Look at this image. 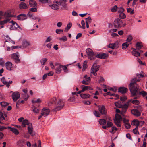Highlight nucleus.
<instances>
[{"instance_id":"1","label":"nucleus","mask_w":147,"mask_h":147,"mask_svg":"<svg viewBox=\"0 0 147 147\" xmlns=\"http://www.w3.org/2000/svg\"><path fill=\"white\" fill-rule=\"evenodd\" d=\"M55 105V107L52 111L53 112H56L62 109L64 106L65 102L63 100L60 99H56L54 97L51 99L48 103L49 106H51V105Z\"/></svg>"},{"instance_id":"2","label":"nucleus","mask_w":147,"mask_h":147,"mask_svg":"<svg viewBox=\"0 0 147 147\" xmlns=\"http://www.w3.org/2000/svg\"><path fill=\"white\" fill-rule=\"evenodd\" d=\"M86 52L88 56L89 59L91 60H93L96 57L104 59L107 58L108 56L107 54L102 53L97 54H95L92 49L90 48L86 49Z\"/></svg>"},{"instance_id":"3","label":"nucleus","mask_w":147,"mask_h":147,"mask_svg":"<svg viewBox=\"0 0 147 147\" xmlns=\"http://www.w3.org/2000/svg\"><path fill=\"white\" fill-rule=\"evenodd\" d=\"M66 0H58L57 1H54L52 5H50V7L52 9L54 10H57L58 9L59 7V5L62 6L63 9L67 10L68 7L66 3Z\"/></svg>"},{"instance_id":"4","label":"nucleus","mask_w":147,"mask_h":147,"mask_svg":"<svg viewBox=\"0 0 147 147\" xmlns=\"http://www.w3.org/2000/svg\"><path fill=\"white\" fill-rule=\"evenodd\" d=\"M140 80V79H137L136 78H134L131 79V82L129 85V88L130 92L132 91V90H134L139 88L138 87L139 86L136 84V82L139 81Z\"/></svg>"},{"instance_id":"5","label":"nucleus","mask_w":147,"mask_h":147,"mask_svg":"<svg viewBox=\"0 0 147 147\" xmlns=\"http://www.w3.org/2000/svg\"><path fill=\"white\" fill-rule=\"evenodd\" d=\"M132 95L133 96H138L139 97L140 95H142L144 97L147 95V92L144 91L140 92L139 88L135 90H132L131 92Z\"/></svg>"},{"instance_id":"6","label":"nucleus","mask_w":147,"mask_h":147,"mask_svg":"<svg viewBox=\"0 0 147 147\" xmlns=\"http://www.w3.org/2000/svg\"><path fill=\"white\" fill-rule=\"evenodd\" d=\"M115 105L117 107L121 108L122 109V113H125L126 112L128 107V105H127V104H125L124 105H121L119 103V102H115Z\"/></svg>"},{"instance_id":"7","label":"nucleus","mask_w":147,"mask_h":147,"mask_svg":"<svg viewBox=\"0 0 147 147\" xmlns=\"http://www.w3.org/2000/svg\"><path fill=\"white\" fill-rule=\"evenodd\" d=\"M122 24V21L120 18H117L114 20L113 25L115 28H119L121 27Z\"/></svg>"},{"instance_id":"8","label":"nucleus","mask_w":147,"mask_h":147,"mask_svg":"<svg viewBox=\"0 0 147 147\" xmlns=\"http://www.w3.org/2000/svg\"><path fill=\"white\" fill-rule=\"evenodd\" d=\"M121 117L120 115L116 114L115 115V118L114 120L115 123L118 127H120L121 125L120 124L121 120Z\"/></svg>"},{"instance_id":"9","label":"nucleus","mask_w":147,"mask_h":147,"mask_svg":"<svg viewBox=\"0 0 147 147\" xmlns=\"http://www.w3.org/2000/svg\"><path fill=\"white\" fill-rule=\"evenodd\" d=\"M28 131L29 134L32 136H34L35 135V133L33 130V128L32 124H30L28 126Z\"/></svg>"},{"instance_id":"10","label":"nucleus","mask_w":147,"mask_h":147,"mask_svg":"<svg viewBox=\"0 0 147 147\" xmlns=\"http://www.w3.org/2000/svg\"><path fill=\"white\" fill-rule=\"evenodd\" d=\"M12 57L16 63H19L20 60L18 56V53H14L12 55Z\"/></svg>"},{"instance_id":"11","label":"nucleus","mask_w":147,"mask_h":147,"mask_svg":"<svg viewBox=\"0 0 147 147\" xmlns=\"http://www.w3.org/2000/svg\"><path fill=\"white\" fill-rule=\"evenodd\" d=\"M98 110L102 115H105L106 111L105 110V107L104 105H99L98 106Z\"/></svg>"},{"instance_id":"12","label":"nucleus","mask_w":147,"mask_h":147,"mask_svg":"<svg viewBox=\"0 0 147 147\" xmlns=\"http://www.w3.org/2000/svg\"><path fill=\"white\" fill-rule=\"evenodd\" d=\"M20 94L17 92H15L12 94V96L13 99L14 101H16L20 97Z\"/></svg>"},{"instance_id":"13","label":"nucleus","mask_w":147,"mask_h":147,"mask_svg":"<svg viewBox=\"0 0 147 147\" xmlns=\"http://www.w3.org/2000/svg\"><path fill=\"white\" fill-rule=\"evenodd\" d=\"M50 111L48 108H44L42 110L41 113L43 114L44 117L47 116L50 113Z\"/></svg>"},{"instance_id":"14","label":"nucleus","mask_w":147,"mask_h":147,"mask_svg":"<svg viewBox=\"0 0 147 147\" xmlns=\"http://www.w3.org/2000/svg\"><path fill=\"white\" fill-rule=\"evenodd\" d=\"M139 98V96H136L134 98V100H132V99L130 100L129 102H127V103L129 105V102H131L133 104H135L136 105H138L139 104V101L136 100L137 99H138Z\"/></svg>"},{"instance_id":"15","label":"nucleus","mask_w":147,"mask_h":147,"mask_svg":"<svg viewBox=\"0 0 147 147\" xmlns=\"http://www.w3.org/2000/svg\"><path fill=\"white\" fill-rule=\"evenodd\" d=\"M100 66L94 64L91 67V70L92 71L97 72L99 70Z\"/></svg>"},{"instance_id":"16","label":"nucleus","mask_w":147,"mask_h":147,"mask_svg":"<svg viewBox=\"0 0 147 147\" xmlns=\"http://www.w3.org/2000/svg\"><path fill=\"white\" fill-rule=\"evenodd\" d=\"M31 44L30 42L26 40H23L22 42V46L24 48H26L28 46H30Z\"/></svg>"},{"instance_id":"17","label":"nucleus","mask_w":147,"mask_h":147,"mask_svg":"<svg viewBox=\"0 0 147 147\" xmlns=\"http://www.w3.org/2000/svg\"><path fill=\"white\" fill-rule=\"evenodd\" d=\"M17 18L19 20H24L27 18L26 16L24 14H20L17 17Z\"/></svg>"},{"instance_id":"18","label":"nucleus","mask_w":147,"mask_h":147,"mask_svg":"<svg viewBox=\"0 0 147 147\" xmlns=\"http://www.w3.org/2000/svg\"><path fill=\"white\" fill-rule=\"evenodd\" d=\"M29 5L31 7H36L37 6V4L34 0H30L29 1Z\"/></svg>"},{"instance_id":"19","label":"nucleus","mask_w":147,"mask_h":147,"mask_svg":"<svg viewBox=\"0 0 147 147\" xmlns=\"http://www.w3.org/2000/svg\"><path fill=\"white\" fill-rule=\"evenodd\" d=\"M131 113L134 115L138 117L140 116V113L137 110L133 109L131 110Z\"/></svg>"},{"instance_id":"20","label":"nucleus","mask_w":147,"mask_h":147,"mask_svg":"<svg viewBox=\"0 0 147 147\" xmlns=\"http://www.w3.org/2000/svg\"><path fill=\"white\" fill-rule=\"evenodd\" d=\"M128 90V89L124 87H120L119 89L118 92L122 94L126 93Z\"/></svg>"},{"instance_id":"21","label":"nucleus","mask_w":147,"mask_h":147,"mask_svg":"<svg viewBox=\"0 0 147 147\" xmlns=\"http://www.w3.org/2000/svg\"><path fill=\"white\" fill-rule=\"evenodd\" d=\"M6 69L9 70H11L12 67V64L11 62H7L5 63Z\"/></svg>"},{"instance_id":"22","label":"nucleus","mask_w":147,"mask_h":147,"mask_svg":"<svg viewBox=\"0 0 147 147\" xmlns=\"http://www.w3.org/2000/svg\"><path fill=\"white\" fill-rule=\"evenodd\" d=\"M62 65H60L55 68V69L56 73L57 74H59L61 71V68Z\"/></svg>"},{"instance_id":"23","label":"nucleus","mask_w":147,"mask_h":147,"mask_svg":"<svg viewBox=\"0 0 147 147\" xmlns=\"http://www.w3.org/2000/svg\"><path fill=\"white\" fill-rule=\"evenodd\" d=\"M30 124H32L29 122L27 120H24L22 123V125L23 127H26V125H27L28 126Z\"/></svg>"},{"instance_id":"24","label":"nucleus","mask_w":147,"mask_h":147,"mask_svg":"<svg viewBox=\"0 0 147 147\" xmlns=\"http://www.w3.org/2000/svg\"><path fill=\"white\" fill-rule=\"evenodd\" d=\"M82 91L84 92L85 91L89 89L90 90H92V89L91 88L90 86H86L84 85H82Z\"/></svg>"},{"instance_id":"25","label":"nucleus","mask_w":147,"mask_h":147,"mask_svg":"<svg viewBox=\"0 0 147 147\" xmlns=\"http://www.w3.org/2000/svg\"><path fill=\"white\" fill-rule=\"evenodd\" d=\"M8 128L11 131L14 133L16 135H17L19 133L18 131L15 128H13L10 127H8Z\"/></svg>"},{"instance_id":"26","label":"nucleus","mask_w":147,"mask_h":147,"mask_svg":"<svg viewBox=\"0 0 147 147\" xmlns=\"http://www.w3.org/2000/svg\"><path fill=\"white\" fill-rule=\"evenodd\" d=\"M28 15L29 18L34 20H35L38 18L37 17H35L33 16V13L30 11H29Z\"/></svg>"},{"instance_id":"27","label":"nucleus","mask_w":147,"mask_h":147,"mask_svg":"<svg viewBox=\"0 0 147 147\" xmlns=\"http://www.w3.org/2000/svg\"><path fill=\"white\" fill-rule=\"evenodd\" d=\"M132 49H134L132 51V54L133 55L136 57L140 55V53L138 52L136 49L132 48Z\"/></svg>"},{"instance_id":"28","label":"nucleus","mask_w":147,"mask_h":147,"mask_svg":"<svg viewBox=\"0 0 147 147\" xmlns=\"http://www.w3.org/2000/svg\"><path fill=\"white\" fill-rule=\"evenodd\" d=\"M80 96L82 98L87 99L89 98L90 95L88 94H81Z\"/></svg>"},{"instance_id":"29","label":"nucleus","mask_w":147,"mask_h":147,"mask_svg":"<svg viewBox=\"0 0 147 147\" xmlns=\"http://www.w3.org/2000/svg\"><path fill=\"white\" fill-rule=\"evenodd\" d=\"M49 65L53 69H55L56 67L60 65L58 63H56L53 65L52 62H50Z\"/></svg>"},{"instance_id":"30","label":"nucleus","mask_w":147,"mask_h":147,"mask_svg":"<svg viewBox=\"0 0 147 147\" xmlns=\"http://www.w3.org/2000/svg\"><path fill=\"white\" fill-rule=\"evenodd\" d=\"M19 7L20 9H26L27 8V7L25 3L24 2H21L19 5Z\"/></svg>"},{"instance_id":"31","label":"nucleus","mask_w":147,"mask_h":147,"mask_svg":"<svg viewBox=\"0 0 147 147\" xmlns=\"http://www.w3.org/2000/svg\"><path fill=\"white\" fill-rule=\"evenodd\" d=\"M17 28H20V27L17 23H16L13 25H11L10 29L11 30H14L16 29Z\"/></svg>"},{"instance_id":"32","label":"nucleus","mask_w":147,"mask_h":147,"mask_svg":"<svg viewBox=\"0 0 147 147\" xmlns=\"http://www.w3.org/2000/svg\"><path fill=\"white\" fill-rule=\"evenodd\" d=\"M39 1L43 4H50L51 3V1L50 0H39Z\"/></svg>"},{"instance_id":"33","label":"nucleus","mask_w":147,"mask_h":147,"mask_svg":"<svg viewBox=\"0 0 147 147\" xmlns=\"http://www.w3.org/2000/svg\"><path fill=\"white\" fill-rule=\"evenodd\" d=\"M99 122L100 125H105L106 123V121L105 120L103 119H100Z\"/></svg>"},{"instance_id":"34","label":"nucleus","mask_w":147,"mask_h":147,"mask_svg":"<svg viewBox=\"0 0 147 147\" xmlns=\"http://www.w3.org/2000/svg\"><path fill=\"white\" fill-rule=\"evenodd\" d=\"M119 17L120 18V19H123L126 18V16L125 14L123 12L119 13Z\"/></svg>"},{"instance_id":"35","label":"nucleus","mask_w":147,"mask_h":147,"mask_svg":"<svg viewBox=\"0 0 147 147\" xmlns=\"http://www.w3.org/2000/svg\"><path fill=\"white\" fill-rule=\"evenodd\" d=\"M72 26V24L71 23H68L67 26V27L65 28V31L66 32L68 31L70 28Z\"/></svg>"},{"instance_id":"36","label":"nucleus","mask_w":147,"mask_h":147,"mask_svg":"<svg viewBox=\"0 0 147 147\" xmlns=\"http://www.w3.org/2000/svg\"><path fill=\"white\" fill-rule=\"evenodd\" d=\"M132 125H139V121L137 119H134L132 121Z\"/></svg>"},{"instance_id":"37","label":"nucleus","mask_w":147,"mask_h":147,"mask_svg":"<svg viewBox=\"0 0 147 147\" xmlns=\"http://www.w3.org/2000/svg\"><path fill=\"white\" fill-rule=\"evenodd\" d=\"M142 47L141 43L139 42H138L136 44V48L137 49H141Z\"/></svg>"},{"instance_id":"38","label":"nucleus","mask_w":147,"mask_h":147,"mask_svg":"<svg viewBox=\"0 0 147 147\" xmlns=\"http://www.w3.org/2000/svg\"><path fill=\"white\" fill-rule=\"evenodd\" d=\"M119 42V41H116L114 43H113V45H114L115 48H118L120 45Z\"/></svg>"},{"instance_id":"39","label":"nucleus","mask_w":147,"mask_h":147,"mask_svg":"<svg viewBox=\"0 0 147 147\" xmlns=\"http://www.w3.org/2000/svg\"><path fill=\"white\" fill-rule=\"evenodd\" d=\"M41 100L40 98H38L36 100V99H34L32 100V103H40L41 102Z\"/></svg>"},{"instance_id":"40","label":"nucleus","mask_w":147,"mask_h":147,"mask_svg":"<svg viewBox=\"0 0 147 147\" xmlns=\"http://www.w3.org/2000/svg\"><path fill=\"white\" fill-rule=\"evenodd\" d=\"M47 61V59L46 58H44L42 59L40 61L41 64L43 65H44L45 63Z\"/></svg>"},{"instance_id":"41","label":"nucleus","mask_w":147,"mask_h":147,"mask_svg":"<svg viewBox=\"0 0 147 147\" xmlns=\"http://www.w3.org/2000/svg\"><path fill=\"white\" fill-rule=\"evenodd\" d=\"M122 48L123 49H125L129 46V44L127 42L124 43L122 44Z\"/></svg>"},{"instance_id":"42","label":"nucleus","mask_w":147,"mask_h":147,"mask_svg":"<svg viewBox=\"0 0 147 147\" xmlns=\"http://www.w3.org/2000/svg\"><path fill=\"white\" fill-rule=\"evenodd\" d=\"M87 67V62L85 61L83 65L82 70L84 71Z\"/></svg>"},{"instance_id":"43","label":"nucleus","mask_w":147,"mask_h":147,"mask_svg":"<svg viewBox=\"0 0 147 147\" xmlns=\"http://www.w3.org/2000/svg\"><path fill=\"white\" fill-rule=\"evenodd\" d=\"M93 113L94 114V115L97 117H99L100 115V114L99 113V112L98 111L96 110H95L94 111Z\"/></svg>"},{"instance_id":"44","label":"nucleus","mask_w":147,"mask_h":147,"mask_svg":"<svg viewBox=\"0 0 147 147\" xmlns=\"http://www.w3.org/2000/svg\"><path fill=\"white\" fill-rule=\"evenodd\" d=\"M127 11L128 13H130L131 14H133L134 13V10L130 8L127 9Z\"/></svg>"},{"instance_id":"45","label":"nucleus","mask_w":147,"mask_h":147,"mask_svg":"<svg viewBox=\"0 0 147 147\" xmlns=\"http://www.w3.org/2000/svg\"><path fill=\"white\" fill-rule=\"evenodd\" d=\"M118 7L116 5L114 6L111 9V11L113 12H116L117 9Z\"/></svg>"},{"instance_id":"46","label":"nucleus","mask_w":147,"mask_h":147,"mask_svg":"<svg viewBox=\"0 0 147 147\" xmlns=\"http://www.w3.org/2000/svg\"><path fill=\"white\" fill-rule=\"evenodd\" d=\"M117 10L118 12L120 13L123 12L125 10L123 8L118 7Z\"/></svg>"},{"instance_id":"47","label":"nucleus","mask_w":147,"mask_h":147,"mask_svg":"<svg viewBox=\"0 0 147 147\" xmlns=\"http://www.w3.org/2000/svg\"><path fill=\"white\" fill-rule=\"evenodd\" d=\"M33 107L34 108V109H33V112L35 113H38L39 112V109L34 106V105H33Z\"/></svg>"},{"instance_id":"48","label":"nucleus","mask_w":147,"mask_h":147,"mask_svg":"<svg viewBox=\"0 0 147 147\" xmlns=\"http://www.w3.org/2000/svg\"><path fill=\"white\" fill-rule=\"evenodd\" d=\"M132 36L131 35H129L128 36L126 41L128 42H129L132 40Z\"/></svg>"},{"instance_id":"49","label":"nucleus","mask_w":147,"mask_h":147,"mask_svg":"<svg viewBox=\"0 0 147 147\" xmlns=\"http://www.w3.org/2000/svg\"><path fill=\"white\" fill-rule=\"evenodd\" d=\"M30 9L29 11L31 12H36L37 11V9L36 7H33Z\"/></svg>"},{"instance_id":"50","label":"nucleus","mask_w":147,"mask_h":147,"mask_svg":"<svg viewBox=\"0 0 147 147\" xmlns=\"http://www.w3.org/2000/svg\"><path fill=\"white\" fill-rule=\"evenodd\" d=\"M9 21V20L8 19H6L5 20H4L3 21H1L0 22V24L1 25H3L5 23H7Z\"/></svg>"},{"instance_id":"51","label":"nucleus","mask_w":147,"mask_h":147,"mask_svg":"<svg viewBox=\"0 0 147 147\" xmlns=\"http://www.w3.org/2000/svg\"><path fill=\"white\" fill-rule=\"evenodd\" d=\"M107 126L108 128L112 126L113 124L111 122L108 121L107 122Z\"/></svg>"},{"instance_id":"52","label":"nucleus","mask_w":147,"mask_h":147,"mask_svg":"<svg viewBox=\"0 0 147 147\" xmlns=\"http://www.w3.org/2000/svg\"><path fill=\"white\" fill-rule=\"evenodd\" d=\"M1 81L4 85H6L8 83V82H7V81H6L5 78L4 77H3L1 79Z\"/></svg>"},{"instance_id":"53","label":"nucleus","mask_w":147,"mask_h":147,"mask_svg":"<svg viewBox=\"0 0 147 147\" xmlns=\"http://www.w3.org/2000/svg\"><path fill=\"white\" fill-rule=\"evenodd\" d=\"M59 40L63 41H65L67 40V38L65 36H63L61 38H59Z\"/></svg>"},{"instance_id":"54","label":"nucleus","mask_w":147,"mask_h":147,"mask_svg":"<svg viewBox=\"0 0 147 147\" xmlns=\"http://www.w3.org/2000/svg\"><path fill=\"white\" fill-rule=\"evenodd\" d=\"M0 104L1 106L4 107L8 105V103L5 102H1Z\"/></svg>"},{"instance_id":"55","label":"nucleus","mask_w":147,"mask_h":147,"mask_svg":"<svg viewBox=\"0 0 147 147\" xmlns=\"http://www.w3.org/2000/svg\"><path fill=\"white\" fill-rule=\"evenodd\" d=\"M81 24H82V28L83 29H84L85 28V22L83 20H82L81 21Z\"/></svg>"},{"instance_id":"56","label":"nucleus","mask_w":147,"mask_h":147,"mask_svg":"<svg viewBox=\"0 0 147 147\" xmlns=\"http://www.w3.org/2000/svg\"><path fill=\"white\" fill-rule=\"evenodd\" d=\"M55 32L57 34H60V32H63V30L61 29H57L56 30Z\"/></svg>"},{"instance_id":"57","label":"nucleus","mask_w":147,"mask_h":147,"mask_svg":"<svg viewBox=\"0 0 147 147\" xmlns=\"http://www.w3.org/2000/svg\"><path fill=\"white\" fill-rule=\"evenodd\" d=\"M68 100L69 102H73L75 100V98L74 97H70L68 99Z\"/></svg>"},{"instance_id":"58","label":"nucleus","mask_w":147,"mask_h":147,"mask_svg":"<svg viewBox=\"0 0 147 147\" xmlns=\"http://www.w3.org/2000/svg\"><path fill=\"white\" fill-rule=\"evenodd\" d=\"M2 119L3 120H5V118L4 117L2 113L0 111V121H1V120Z\"/></svg>"},{"instance_id":"59","label":"nucleus","mask_w":147,"mask_h":147,"mask_svg":"<svg viewBox=\"0 0 147 147\" xmlns=\"http://www.w3.org/2000/svg\"><path fill=\"white\" fill-rule=\"evenodd\" d=\"M67 65L65 66L62 65V68H63V70L65 72H67Z\"/></svg>"},{"instance_id":"60","label":"nucleus","mask_w":147,"mask_h":147,"mask_svg":"<svg viewBox=\"0 0 147 147\" xmlns=\"http://www.w3.org/2000/svg\"><path fill=\"white\" fill-rule=\"evenodd\" d=\"M108 47L110 48H111L112 49H114L115 48V47L113 44V43H110L109 44L108 46Z\"/></svg>"},{"instance_id":"61","label":"nucleus","mask_w":147,"mask_h":147,"mask_svg":"<svg viewBox=\"0 0 147 147\" xmlns=\"http://www.w3.org/2000/svg\"><path fill=\"white\" fill-rule=\"evenodd\" d=\"M4 62L3 58H0V65L3 66L4 65Z\"/></svg>"},{"instance_id":"62","label":"nucleus","mask_w":147,"mask_h":147,"mask_svg":"<svg viewBox=\"0 0 147 147\" xmlns=\"http://www.w3.org/2000/svg\"><path fill=\"white\" fill-rule=\"evenodd\" d=\"M85 19L87 20L86 21H88V23H91V22L92 19L91 17L90 16H89L88 18H86Z\"/></svg>"},{"instance_id":"63","label":"nucleus","mask_w":147,"mask_h":147,"mask_svg":"<svg viewBox=\"0 0 147 147\" xmlns=\"http://www.w3.org/2000/svg\"><path fill=\"white\" fill-rule=\"evenodd\" d=\"M4 16L6 17H11V16L10 14H9L7 12H5V13Z\"/></svg>"},{"instance_id":"64","label":"nucleus","mask_w":147,"mask_h":147,"mask_svg":"<svg viewBox=\"0 0 147 147\" xmlns=\"http://www.w3.org/2000/svg\"><path fill=\"white\" fill-rule=\"evenodd\" d=\"M84 78L87 82L90 81V77H87V75H86L84 76Z\"/></svg>"}]
</instances>
